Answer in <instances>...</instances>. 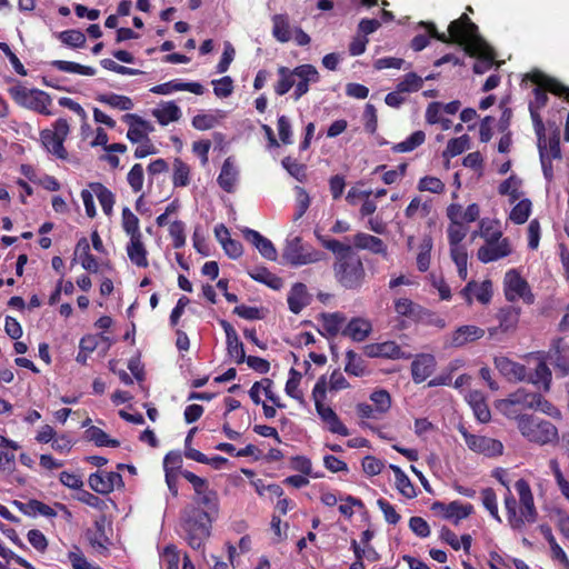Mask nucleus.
<instances>
[{
	"mask_svg": "<svg viewBox=\"0 0 569 569\" xmlns=\"http://www.w3.org/2000/svg\"><path fill=\"white\" fill-rule=\"evenodd\" d=\"M496 478L506 489L503 495V506L506 518L511 529L521 531L527 523H535L538 519V510L535 505V498L529 482L521 478L513 485L519 497L517 502L508 479V471L503 468H496L492 471Z\"/></svg>",
	"mask_w": 569,
	"mask_h": 569,
	"instance_id": "1",
	"label": "nucleus"
},
{
	"mask_svg": "<svg viewBox=\"0 0 569 569\" xmlns=\"http://www.w3.org/2000/svg\"><path fill=\"white\" fill-rule=\"evenodd\" d=\"M315 236L320 244L336 256L333 263L335 278L346 289H359L366 278V270L361 258L353 251L352 246L328 238L315 230Z\"/></svg>",
	"mask_w": 569,
	"mask_h": 569,
	"instance_id": "2",
	"label": "nucleus"
},
{
	"mask_svg": "<svg viewBox=\"0 0 569 569\" xmlns=\"http://www.w3.org/2000/svg\"><path fill=\"white\" fill-rule=\"evenodd\" d=\"M421 26L427 29L428 36L417 34L412 38L410 47L415 51H421L429 44V38L437 39L443 43H458L466 46L469 51L470 44L479 40L478 27L471 21L467 13H462L460 18L450 22L448 27V34L439 32L433 22H421Z\"/></svg>",
	"mask_w": 569,
	"mask_h": 569,
	"instance_id": "3",
	"label": "nucleus"
},
{
	"mask_svg": "<svg viewBox=\"0 0 569 569\" xmlns=\"http://www.w3.org/2000/svg\"><path fill=\"white\" fill-rule=\"evenodd\" d=\"M181 527L188 545L194 550H200L210 537L212 518L209 511L190 507L182 513Z\"/></svg>",
	"mask_w": 569,
	"mask_h": 569,
	"instance_id": "4",
	"label": "nucleus"
},
{
	"mask_svg": "<svg viewBox=\"0 0 569 569\" xmlns=\"http://www.w3.org/2000/svg\"><path fill=\"white\" fill-rule=\"evenodd\" d=\"M516 420L520 433L530 442L543 446L558 441V429L552 422L533 415H518Z\"/></svg>",
	"mask_w": 569,
	"mask_h": 569,
	"instance_id": "5",
	"label": "nucleus"
},
{
	"mask_svg": "<svg viewBox=\"0 0 569 569\" xmlns=\"http://www.w3.org/2000/svg\"><path fill=\"white\" fill-rule=\"evenodd\" d=\"M8 92L11 99L20 107L30 109L44 116L51 114V111L48 109V107L51 104L52 100L49 93L46 91L36 88L29 89L19 83L17 86L10 87Z\"/></svg>",
	"mask_w": 569,
	"mask_h": 569,
	"instance_id": "6",
	"label": "nucleus"
},
{
	"mask_svg": "<svg viewBox=\"0 0 569 569\" xmlns=\"http://www.w3.org/2000/svg\"><path fill=\"white\" fill-rule=\"evenodd\" d=\"M70 132V127L64 118H59L52 123V129L40 131V140L44 149L61 160L68 159L64 141Z\"/></svg>",
	"mask_w": 569,
	"mask_h": 569,
	"instance_id": "7",
	"label": "nucleus"
},
{
	"mask_svg": "<svg viewBox=\"0 0 569 569\" xmlns=\"http://www.w3.org/2000/svg\"><path fill=\"white\" fill-rule=\"evenodd\" d=\"M282 257L289 264L298 267L319 262L325 259V253L303 243L301 237H295L287 240Z\"/></svg>",
	"mask_w": 569,
	"mask_h": 569,
	"instance_id": "8",
	"label": "nucleus"
},
{
	"mask_svg": "<svg viewBox=\"0 0 569 569\" xmlns=\"http://www.w3.org/2000/svg\"><path fill=\"white\" fill-rule=\"evenodd\" d=\"M503 291L508 301L513 302L522 299L526 303L535 302V296L531 292L528 281L521 277L517 269H510L503 278Z\"/></svg>",
	"mask_w": 569,
	"mask_h": 569,
	"instance_id": "9",
	"label": "nucleus"
},
{
	"mask_svg": "<svg viewBox=\"0 0 569 569\" xmlns=\"http://www.w3.org/2000/svg\"><path fill=\"white\" fill-rule=\"evenodd\" d=\"M459 431L470 450L485 455L486 457H497L502 455L503 445L501 441L485 436L472 435L468 432L465 427H460Z\"/></svg>",
	"mask_w": 569,
	"mask_h": 569,
	"instance_id": "10",
	"label": "nucleus"
},
{
	"mask_svg": "<svg viewBox=\"0 0 569 569\" xmlns=\"http://www.w3.org/2000/svg\"><path fill=\"white\" fill-rule=\"evenodd\" d=\"M431 510L440 512L447 520H451L455 525H458L462 519L468 518L475 511L471 503H461L458 500L445 503L442 501H435L431 505Z\"/></svg>",
	"mask_w": 569,
	"mask_h": 569,
	"instance_id": "11",
	"label": "nucleus"
},
{
	"mask_svg": "<svg viewBox=\"0 0 569 569\" xmlns=\"http://www.w3.org/2000/svg\"><path fill=\"white\" fill-rule=\"evenodd\" d=\"M539 397V392H528L525 389H518L513 393L509 396L508 399L502 400L500 403V408L505 411L506 415L511 416L517 415V407L521 409H535L537 398Z\"/></svg>",
	"mask_w": 569,
	"mask_h": 569,
	"instance_id": "12",
	"label": "nucleus"
},
{
	"mask_svg": "<svg viewBox=\"0 0 569 569\" xmlns=\"http://www.w3.org/2000/svg\"><path fill=\"white\" fill-rule=\"evenodd\" d=\"M88 483L94 492L109 495L116 487L123 486V479L116 471H96L89 476Z\"/></svg>",
	"mask_w": 569,
	"mask_h": 569,
	"instance_id": "13",
	"label": "nucleus"
},
{
	"mask_svg": "<svg viewBox=\"0 0 569 569\" xmlns=\"http://www.w3.org/2000/svg\"><path fill=\"white\" fill-rule=\"evenodd\" d=\"M512 248L508 238L501 237L496 241H488L478 249L477 257L482 263H489L510 256Z\"/></svg>",
	"mask_w": 569,
	"mask_h": 569,
	"instance_id": "14",
	"label": "nucleus"
},
{
	"mask_svg": "<svg viewBox=\"0 0 569 569\" xmlns=\"http://www.w3.org/2000/svg\"><path fill=\"white\" fill-rule=\"evenodd\" d=\"M295 74L296 78H298V81L295 83V100H299L309 91V83H317L320 80V76L316 67L309 63L296 67Z\"/></svg>",
	"mask_w": 569,
	"mask_h": 569,
	"instance_id": "15",
	"label": "nucleus"
},
{
	"mask_svg": "<svg viewBox=\"0 0 569 569\" xmlns=\"http://www.w3.org/2000/svg\"><path fill=\"white\" fill-rule=\"evenodd\" d=\"M312 398L315 401V407L320 419L327 423V421L332 420V418L337 415L336 411L325 405V400L327 398V376L322 375L318 378L313 389H312Z\"/></svg>",
	"mask_w": 569,
	"mask_h": 569,
	"instance_id": "16",
	"label": "nucleus"
},
{
	"mask_svg": "<svg viewBox=\"0 0 569 569\" xmlns=\"http://www.w3.org/2000/svg\"><path fill=\"white\" fill-rule=\"evenodd\" d=\"M563 376L569 375V345L562 338L552 341L545 356Z\"/></svg>",
	"mask_w": 569,
	"mask_h": 569,
	"instance_id": "17",
	"label": "nucleus"
},
{
	"mask_svg": "<svg viewBox=\"0 0 569 569\" xmlns=\"http://www.w3.org/2000/svg\"><path fill=\"white\" fill-rule=\"evenodd\" d=\"M122 120L129 126L127 138L132 143L141 142L153 131L151 123L136 113H127Z\"/></svg>",
	"mask_w": 569,
	"mask_h": 569,
	"instance_id": "18",
	"label": "nucleus"
},
{
	"mask_svg": "<svg viewBox=\"0 0 569 569\" xmlns=\"http://www.w3.org/2000/svg\"><path fill=\"white\" fill-rule=\"evenodd\" d=\"M521 309L515 306H507L501 308L497 313V319L499 321L498 327H492L488 329L489 336L495 337L498 331L509 332L513 331L517 328L519 322Z\"/></svg>",
	"mask_w": 569,
	"mask_h": 569,
	"instance_id": "19",
	"label": "nucleus"
},
{
	"mask_svg": "<svg viewBox=\"0 0 569 569\" xmlns=\"http://www.w3.org/2000/svg\"><path fill=\"white\" fill-rule=\"evenodd\" d=\"M436 358L430 353L417 355L411 362V376L415 383L426 381L436 369Z\"/></svg>",
	"mask_w": 569,
	"mask_h": 569,
	"instance_id": "20",
	"label": "nucleus"
},
{
	"mask_svg": "<svg viewBox=\"0 0 569 569\" xmlns=\"http://www.w3.org/2000/svg\"><path fill=\"white\" fill-rule=\"evenodd\" d=\"M495 366L509 381L527 380V368L507 357L495 358Z\"/></svg>",
	"mask_w": 569,
	"mask_h": 569,
	"instance_id": "21",
	"label": "nucleus"
},
{
	"mask_svg": "<svg viewBox=\"0 0 569 569\" xmlns=\"http://www.w3.org/2000/svg\"><path fill=\"white\" fill-rule=\"evenodd\" d=\"M352 242L353 247L358 250H368L375 254H381L385 258L388 256L387 244L382 239L376 236L366 232H358L353 236Z\"/></svg>",
	"mask_w": 569,
	"mask_h": 569,
	"instance_id": "22",
	"label": "nucleus"
},
{
	"mask_svg": "<svg viewBox=\"0 0 569 569\" xmlns=\"http://www.w3.org/2000/svg\"><path fill=\"white\" fill-rule=\"evenodd\" d=\"M106 516H101L94 521L96 530L88 529L86 531V538L90 546L100 553H107L110 545V539L106 533Z\"/></svg>",
	"mask_w": 569,
	"mask_h": 569,
	"instance_id": "23",
	"label": "nucleus"
},
{
	"mask_svg": "<svg viewBox=\"0 0 569 569\" xmlns=\"http://www.w3.org/2000/svg\"><path fill=\"white\" fill-rule=\"evenodd\" d=\"M243 237L258 249L263 258L270 261L277 260L278 254L273 243L260 232L247 228L243 230Z\"/></svg>",
	"mask_w": 569,
	"mask_h": 569,
	"instance_id": "24",
	"label": "nucleus"
},
{
	"mask_svg": "<svg viewBox=\"0 0 569 569\" xmlns=\"http://www.w3.org/2000/svg\"><path fill=\"white\" fill-rule=\"evenodd\" d=\"M526 78L531 82H539L540 84L545 86V88H547L548 92L563 97L566 101L569 102V87H566L558 80L550 78L538 70L526 74Z\"/></svg>",
	"mask_w": 569,
	"mask_h": 569,
	"instance_id": "25",
	"label": "nucleus"
},
{
	"mask_svg": "<svg viewBox=\"0 0 569 569\" xmlns=\"http://www.w3.org/2000/svg\"><path fill=\"white\" fill-rule=\"evenodd\" d=\"M310 301L311 297L308 293L307 286L305 283L296 282L292 284L287 298L289 310L292 313H300L302 309L310 303Z\"/></svg>",
	"mask_w": 569,
	"mask_h": 569,
	"instance_id": "26",
	"label": "nucleus"
},
{
	"mask_svg": "<svg viewBox=\"0 0 569 569\" xmlns=\"http://www.w3.org/2000/svg\"><path fill=\"white\" fill-rule=\"evenodd\" d=\"M395 310L398 315L402 317H407L415 321L423 320L425 317H430L432 313L421 307L418 303H415L412 300L408 298H399L395 301Z\"/></svg>",
	"mask_w": 569,
	"mask_h": 569,
	"instance_id": "27",
	"label": "nucleus"
},
{
	"mask_svg": "<svg viewBox=\"0 0 569 569\" xmlns=\"http://www.w3.org/2000/svg\"><path fill=\"white\" fill-rule=\"evenodd\" d=\"M239 171L234 164L232 157H228L220 170L217 182L219 187L226 192H233L236 182L238 180Z\"/></svg>",
	"mask_w": 569,
	"mask_h": 569,
	"instance_id": "28",
	"label": "nucleus"
},
{
	"mask_svg": "<svg viewBox=\"0 0 569 569\" xmlns=\"http://www.w3.org/2000/svg\"><path fill=\"white\" fill-rule=\"evenodd\" d=\"M547 358L545 356L539 357L535 371L527 372V382H530L538 388H542L543 391H549L551 385V371L546 363Z\"/></svg>",
	"mask_w": 569,
	"mask_h": 569,
	"instance_id": "29",
	"label": "nucleus"
},
{
	"mask_svg": "<svg viewBox=\"0 0 569 569\" xmlns=\"http://www.w3.org/2000/svg\"><path fill=\"white\" fill-rule=\"evenodd\" d=\"M485 336V330L477 326L466 325L458 327L451 338L453 347H462L469 342L477 341Z\"/></svg>",
	"mask_w": 569,
	"mask_h": 569,
	"instance_id": "30",
	"label": "nucleus"
},
{
	"mask_svg": "<svg viewBox=\"0 0 569 569\" xmlns=\"http://www.w3.org/2000/svg\"><path fill=\"white\" fill-rule=\"evenodd\" d=\"M372 331L371 322L363 318H352L346 328L342 330V335L349 337L353 341H365L370 332Z\"/></svg>",
	"mask_w": 569,
	"mask_h": 569,
	"instance_id": "31",
	"label": "nucleus"
},
{
	"mask_svg": "<svg viewBox=\"0 0 569 569\" xmlns=\"http://www.w3.org/2000/svg\"><path fill=\"white\" fill-rule=\"evenodd\" d=\"M126 249L127 254L133 264L139 268L148 267V251L143 244L142 236L131 237Z\"/></svg>",
	"mask_w": 569,
	"mask_h": 569,
	"instance_id": "32",
	"label": "nucleus"
},
{
	"mask_svg": "<svg viewBox=\"0 0 569 569\" xmlns=\"http://www.w3.org/2000/svg\"><path fill=\"white\" fill-rule=\"evenodd\" d=\"M539 530L547 540L551 551V559L559 562L565 569H569V558L563 549L558 545L550 526L540 525Z\"/></svg>",
	"mask_w": 569,
	"mask_h": 569,
	"instance_id": "33",
	"label": "nucleus"
},
{
	"mask_svg": "<svg viewBox=\"0 0 569 569\" xmlns=\"http://www.w3.org/2000/svg\"><path fill=\"white\" fill-rule=\"evenodd\" d=\"M88 187L98 198L103 213L106 216H110L113 211V206L116 202L114 193L101 182H90Z\"/></svg>",
	"mask_w": 569,
	"mask_h": 569,
	"instance_id": "34",
	"label": "nucleus"
},
{
	"mask_svg": "<svg viewBox=\"0 0 569 569\" xmlns=\"http://www.w3.org/2000/svg\"><path fill=\"white\" fill-rule=\"evenodd\" d=\"M529 111L532 119L535 132L537 134V146L539 150L540 161H542L545 164L547 147L546 128L540 114L538 113V109H535L532 103H529Z\"/></svg>",
	"mask_w": 569,
	"mask_h": 569,
	"instance_id": "35",
	"label": "nucleus"
},
{
	"mask_svg": "<svg viewBox=\"0 0 569 569\" xmlns=\"http://www.w3.org/2000/svg\"><path fill=\"white\" fill-rule=\"evenodd\" d=\"M467 400L480 422H488L490 420L491 412L482 392L477 390L470 391L467 396Z\"/></svg>",
	"mask_w": 569,
	"mask_h": 569,
	"instance_id": "36",
	"label": "nucleus"
},
{
	"mask_svg": "<svg viewBox=\"0 0 569 569\" xmlns=\"http://www.w3.org/2000/svg\"><path fill=\"white\" fill-rule=\"evenodd\" d=\"M248 274L254 281L263 283L273 290H279L283 286L282 279L278 277L276 273H272L266 267H256L254 269L249 270Z\"/></svg>",
	"mask_w": 569,
	"mask_h": 569,
	"instance_id": "37",
	"label": "nucleus"
},
{
	"mask_svg": "<svg viewBox=\"0 0 569 569\" xmlns=\"http://www.w3.org/2000/svg\"><path fill=\"white\" fill-rule=\"evenodd\" d=\"M389 468L392 470L396 478V488L398 491L406 497L407 499H413L417 497V491L409 479V477L403 472V470L396 465H390Z\"/></svg>",
	"mask_w": 569,
	"mask_h": 569,
	"instance_id": "38",
	"label": "nucleus"
},
{
	"mask_svg": "<svg viewBox=\"0 0 569 569\" xmlns=\"http://www.w3.org/2000/svg\"><path fill=\"white\" fill-rule=\"evenodd\" d=\"M152 116L157 119L159 124L167 126L181 118V110L173 101H168L160 109H153Z\"/></svg>",
	"mask_w": 569,
	"mask_h": 569,
	"instance_id": "39",
	"label": "nucleus"
},
{
	"mask_svg": "<svg viewBox=\"0 0 569 569\" xmlns=\"http://www.w3.org/2000/svg\"><path fill=\"white\" fill-rule=\"evenodd\" d=\"M481 237L486 242L496 241L502 237V232L499 229L498 221L488 218L481 219L479 222V230L473 231L472 238Z\"/></svg>",
	"mask_w": 569,
	"mask_h": 569,
	"instance_id": "40",
	"label": "nucleus"
},
{
	"mask_svg": "<svg viewBox=\"0 0 569 569\" xmlns=\"http://www.w3.org/2000/svg\"><path fill=\"white\" fill-rule=\"evenodd\" d=\"M278 76L279 80L274 84V92L278 96H284L296 83L295 69L281 66L278 68Z\"/></svg>",
	"mask_w": 569,
	"mask_h": 569,
	"instance_id": "41",
	"label": "nucleus"
},
{
	"mask_svg": "<svg viewBox=\"0 0 569 569\" xmlns=\"http://www.w3.org/2000/svg\"><path fill=\"white\" fill-rule=\"evenodd\" d=\"M86 437L88 440L93 441L97 447L117 448L120 446L119 440L110 438L106 431L96 426H90L86 430Z\"/></svg>",
	"mask_w": 569,
	"mask_h": 569,
	"instance_id": "42",
	"label": "nucleus"
},
{
	"mask_svg": "<svg viewBox=\"0 0 569 569\" xmlns=\"http://www.w3.org/2000/svg\"><path fill=\"white\" fill-rule=\"evenodd\" d=\"M426 140V133L422 130L412 132L406 140L396 143L391 150L396 153L410 152L420 147Z\"/></svg>",
	"mask_w": 569,
	"mask_h": 569,
	"instance_id": "43",
	"label": "nucleus"
},
{
	"mask_svg": "<svg viewBox=\"0 0 569 569\" xmlns=\"http://www.w3.org/2000/svg\"><path fill=\"white\" fill-rule=\"evenodd\" d=\"M521 183V179H519L516 174H511L499 184L498 193L500 196H508L510 203H513L520 198L519 188Z\"/></svg>",
	"mask_w": 569,
	"mask_h": 569,
	"instance_id": "44",
	"label": "nucleus"
},
{
	"mask_svg": "<svg viewBox=\"0 0 569 569\" xmlns=\"http://www.w3.org/2000/svg\"><path fill=\"white\" fill-rule=\"evenodd\" d=\"M196 502L199 506L207 508L206 511L210 513H217L219 509L218 493L213 489L209 488V485L201 489L200 493H196Z\"/></svg>",
	"mask_w": 569,
	"mask_h": 569,
	"instance_id": "45",
	"label": "nucleus"
},
{
	"mask_svg": "<svg viewBox=\"0 0 569 569\" xmlns=\"http://www.w3.org/2000/svg\"><path fill=\"white\" fill-rule=\"evenodd\" d=\"M345 371L355 377H362L366 373L365 360L353 350H347Z\"/></svg>",
	"mask_w": 569,
	"mask_h": 569,
	"instance_id": "46",
	"label": "nucleus"
},
{
	"mask_svg": "<svg viewBox=\"0 0 569 569\" xmlns=\"http://www.w3.org/2000/svg\"><path fill=\"white\" fill-rule=\"evenodd\" d=\"M272 34L279 42H288L291 39L289 20L286 14H274L272 17Z\"/></svg>",
	"mask_w": 569,
	"mask_h": 569,
	"instance_id": "47",
	"label": "nucleus"
},
{
	"mask_svg": "<svg viewBox=\"0 0 569 569\" xmlns=\"http://www.w3.org/2000/svg\"><path fill=\"white\" fill-rule=\"evenodd\" d=\"M97 100L101 103L108 104L112 108L128 111L133 108L132 100L127 96H121L117 93H103L97 97Z\"/></svg>",
	"mask_w": 569,
	"mask_h": 569,
	"instance_id": "48",
	"label": "nucleus"
},
{
	"mask_svg": "<svg viewBox=\"0 0 569 569\" xmlns=\"http://www.w3.org/2000/svg\"><path fill=\"white\" fill-rule=\"evenodd\" d=\"M51 66L58 69L59 71L78 73L82 76H94L96 69L89 66H82L77 62L66 61V60H53Z\"/></svg>",
	"mask_w": 569,
	"mask_h": 569,
	"instance_id": "49",
	"label": "nucleus"
},
{
	"mask_svg": "<svg viewBox=\"0 0 569 569\" xmlns=\"http://www.w3.org/2000/svg\"><path fill=\"white\" fill-rule=\"evenodd\" d=\"M172 183L176 188L187 187L190 183V167L180 158L173 161Z\"/></svg>",
	"mask_w": 569,
	"mask_h": 569,
	"instance_id": "50",
	"label": "nucleus"
},
{
	"mask_svg": "<svg viewBox=\"0 0 569 569\" xmlns=\"http://www.w3.org/2000/svg\"><path fill=\"white\" fill-rule=\"evenodd\" d=\"M121 224L123 231L129 236V238L142 236L139 227V219L128 207L122 209Z\"/></svg>",
	"mask_w": 569,
	"mask_h": 569,
	"instance_id": "51",
	"label": "nucleus"
},
{
	"mask_svg": "<svg viewBox=\"0 0 569 569\" xmlns=\"http://www.w3.org/2000/svg\"><path fill=\"white\" fill-rule=\"evenodd\" d=\"M532 209V203L529 199L518 201L510 211L509 218L516 224L525 223Z\"/></svg>",
	"mask_w": 569,
	"mask_h": 569,
	"instance_id": "52",
	"label": "nucleus"
},
{
	"mask_svg": "<svg viewBox=\"0 0 569 569\" xmlns=\"http://www.w3.org/2000/svg\"><path fill=\"white\" fill-rule=\"evenodd\" d=\"M58 39L70 48H83L86 44V36L81 30L69 29L58 33Z\"/></svg>",
	"mask_w": 569,
	"mask_h": 569,
	"instance_id": "53",
	"label": "nucleus"
},
{
	"mask_svg": "<svg viewBox=\"0 0 569 569\" xmlns=\"http://www.w3.org/2000/svg\"><path fill=\"white\" fill-rule=\"evenodd\" d=\"M481 501L483 507L488 510L490 516L497 520L499 523L502 522V519L499 515L497 495L496 491L488 487L481 490Z\"/></svg>",
	"mask_w": 569,
	"mask_h": 569,
	"instance_id": "54",
	"label": "nucleus"
},
{
	"mask_svg": "<svg viewBox=\"0 0 569 569\" xmlns=\"http://www.w3.org/2000/svg\"><path fill=\"white\" fill-rule=\"evenodd\" d=\"M322 327L329 337H335L340 331L341 325L345 321V317L339 312L322 313Z\"/></svg>",
	"mask_w": 569,
	"mask_h": 569,
	"instance_id": "55",
	"label": "nucleus"
},
{
	"mask_svg": "<svg viewBox=\"0 0 569 569\" xmlns=\"http://www.w3.org/2000/svg\"><path fill=\"white\" fill-rule=\"evenodd\" d=\"M227 340V351L231 358H234L238 365L244 362L246 352L243 343L240 341L238 333H233L226 338Z\"/></svg>",
	"mask_w": 569,
	"mask_h": 569,
	"instance_id": "56",
	"label": "nucleus"
},
{
	"mask_svg": "<svg viewBox=\"0 0 569 569\" xmlns=\"http://www.w3.org/2000/svg\"><path fill=\"white\" fill-rule=\"evenodd\" d=\"M302 375L295 368L289 370V379L286 382L284 391L286 393L296 400L301 401L303 399L302 392L299 390V385L301 381Z\"/></svg>",
	"mask_w": 569,
	"mask_h": 569,
	"instance_id": "57",
	"label": "nucleus"
},
{
	"mask_svg": "<svg viewBox=\"0 0 569 569\" xmlns=\"http://www.w3.org/2000/svg\"><path fill=\"white\" fill-rule=\"evenodd\" d=\"M282 167L288 173L300 182L307 179V166L298 162L291 157H284L281 161Z\"/></svg>",
	"mask_w": 569,
	"mask_h": 569,
	"instance_id": "58",
	"label": "nucleus"
},
{
	"mask_svg": "<svg viewBox=\"0 0 569 569\" xmlns=\"http://www.w3.org/2000/svg\"><path fill=\"white\" fill-rule=\"evenodd\" d=\"M469 137L462 134L458 138H452L448 141L446 150L443 151L445 157H457L469 148Z\"/></svg>",
	"mask_w": 569,
	"mask_h": 569,
	"instance_id": "59",
	"label": "nucleus"
},
{
	"mask_svg": "<svg viewBox=\"0 0 569 569\" xmlns=\"http://www.w3.org/2000/svg\"><path fill=\"white\" fill-rule=\"evenodd\" d=\"M423 80L416 72H408L403 79L397 84V89L401 92H417L422 88Z\"/></svg>",
	"mask_w": 569,
	"mask_h": 569,
	"instance_id": "60",
	"label": "nucleus"
},
{
	"mask_svg": "<svg viewBox=\"0 0 569 569\" xmlns=\"http://www.w3.org/2000/svg\"><path fill=\"white\" fill-rule=\"evenodd\" d=\"M169 234L172 239V247L180 249L186 244V224L181 220H174L169 226Z\"/></svg>",
	"mask_w": 569,
	"mask_h": 569,
	"instance_id": "61",
	"label": "nucleus"
},
{
	"mask_svg": "<svg viewBox=\"0 0 569 569\" xmlns=\"http://www.w3.org/2000/svg\"><path fill=\"white\" fill-rule=\"evenodd\" d=\"M74 499H77L78 501H80L91 508H94L99 511H103L108 508L104 500L100 499L98 496H96L87 490H83V489H80L77 492V495L74 496Z\"/></svg>",
	"mask_w": 569,
	"mask_h": 569,
	"instance_id": "62",
	"label": "nucleus"
},
{
	"mask_svg": "<svg viewBox=\"0 0 569 569\" xmlns=\"http://www.w3.org/2000/svg\"><path fill=\"white\" fill-rule=\"evenodd\" d=\"M74 550L68 552V559L72 569H102L99 566L90 563L78 546L73 547Z\"/></svg>",
	"mask_w": 569,
	"mask_h": 569,
	"instance_id": "63",
	"label": "nucleus"
},
{
	"mask_svg": "<svg viewBox=\"0 0 569 569\" xmlns=\"http://www.w3.org/2000/svg\"><path fill=\"white\" fill-rule=\"evenodd\" d=\"M370 399L376 405V411L378 413H386L391 407L390 393L385 389L375 390L370 395Z\"/></svg>",
	"mask_w": 569,
	"mask_h": 569,
	"instance_id": "64",
	"label": "nucleus"
}]
</instances>
